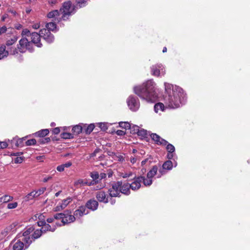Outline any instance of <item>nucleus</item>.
I'll return each instance as SVG.
<instances>
[{
    "label": "nucleus",
    "mask_w": 250,
    "mask_h": 250,
    "mask_svg": "<svg viewBox=\"0 0 250 250\" xmlns=\"http://www.w3.org/2000/svg\"><path fill=\"white\" fill-rule=\"evenodd\" d=\"M165 86L164 102L166 106L176 108L185 104L186 94L181 87L167 83H165Z\"/></svg>",
    "instance_id": "obj_1"
},
{
    "label": "nucleus",
    "mask_w": 250,
    "mask_h": 250,
    "mask_svg": "<svg viewBox=\"0 0 250 250\" xmlns=\"http://www.w3.org/2000/svg\"><path fill=\"white\" fill-rule=\"evenodd\" d=\"M134 91L141 98L147 102L154 103L158 98L155 91V83L152 80L147 81L142 85L134 87Z\"/></svg>",
    "instance_id": "obj_2"
},
{
    "label": "nucleus",
    "mask_w": 250,
    "mask_h": 250,
    "mask_svg": "<svg viewBox=\"0 0 250 250\" xmlns=\"http://www.w3.org/2000/svg\"><path fill=\"white\" fill-rule=\"evenodd\" d=\"M75 13V9H73V5H72L70 1L64 2L62 7L59 10H55L50 12L47 14L49 18H54V21L60 22L62 20L65 21L68 19V17Z\"/></svg>",
    "instance_id": "obj_3"
},
{
    "label": "nucleus",
    "mask_w": 250,
    "mask_h": 250,
    "mask_svg": "<svg viewBox=\"0 0 250 250\" xmlns=\"http://www.w3.org/2000/svg\"><path fill=\"white\" fill-rule=\"evenodd\" d=\"M122 184V181L114 182L111 184V188L108 189L111 197H120V188Z\"/></svg>",
    "instance_id": "obj_4"
},
{
    "label": "nucleus",
    "mask_w": 250,
    "mask_h": 250,
    "mask_svg": "<svg viewBox=\"0 0 250 250\" xmlns=\"http://www.w3.org/2000/svg\"><path fill=\"white\" fill-rule=\"evenodd\" d=\"M127 104L129 109L133 111H137L140 107V102L137 97L130 96L127 100Z\"/></svg>",
    "instance_id": "obj_5"
},
{
    "label": "nucleus",
    "mask_w": 250,
    "mask_h": 250,
    "mask_svg": "<svg viewBox=\"0 0 250 250\" xmlns=\"http://www.w3.org/2000/svg\"><path fill=\"white\" fill-rule=\"evenodd\" d=\"M34 229L32 227H29L22 234V236L23 238L22 239V240L25 243V249H27L28 248L29 245L32 243V240H31L30 236L28 235L33 231Z\"/></svg>",
    "instance_id": "obj_6"
},
{
    "label": "nucleus",
    "mask_w": 250,
    "mask_h": 250,
    "mask_svg": "<svg viewBox=\"0 0 250 250\" xmlns=\"http://www.w3.org/2000/svg\"><path fill=\"white\" fill-rule=\"evenodd\" d=\"M18 53V50L15 48L13 50H7L5 45L0 46V60L7 57L8 55H14Z\"/></svg>",
    "instance_id": "obj_7"
},
{
    "label": "nucleus",
    "mask_w": 250,
    "mask_h": 250,
    "mask_svg": "<svg viewBox=\"0 0 250 250\" xmlns=\"http://www.w3.org/2000/svg\"><path fill=\"white\" fill-rule=\"evenodd\" d=\"M164 66L161 64H157L151 67V74L155 76L160 75H164L165 73Z\"/></svg>",
    "instance_id": "obj_8"
},
{
    "label": "nucleus",
    "mask_w": 250,
    "mask_h": 250,
    "mask_svg": "<svg viewBox=\"0 0 250 250\" xmlns=\"http://www.w3.org/2000/svg\"><path fill=\"white\" fill-rule=\"evenodd\" d=\"M42 38L46 42L49 43H52L54 41V36L49 31L46 29L40 30Z\"/></svg>",
    "instance_id": "obj_9"
},
{
    "label": "nucleus",
    "mask_w": 250,
    "mask_h": 250,
    "mask_svg": "<svg viewBox=\"0 0 250 250\" xmlns=\"http://www.w3.org/2000/svg\"><path fill=\"white\" fill-rule=\"evenodd\" d=\"M150 136L151 139L157 145L166 146V145L167 144V141L161 138L159 135L156 133H151L150 134Z\"/></svg>",
    "instance_id": "obj_10"
},
{
    "label": "nucleus",
    "mask_w": 250,
    "mask_h": 250,
    "mask_svg": "<svg viewBox=\"0 0 250 250\" xmlns=\"http://www.w3.org/2000/svg\"><path fill=\"white\" fill-rule=\"evenodd\" d=\"M31 42L35 44L37 47H41L42 46V44L40 42V38L42 37L41 32L40 34L37 32H33L30 35Z\"/></svg>",
    "instance_id": "obj_11"
},
{
    "label": "nucleus",
    "mask_w": 250,
    "mask_h": 250,
    "mask_svg": "<svg viewBox=\"0 0 250 250\" xmlns=\"http://www.w3.org/2000/svg\"><path fill=\"white\" fill-rule=\"evenodd\" d=\"M143 178L142 176L135 177L134 178V182L129 184L130 188L133 190H137L141 187V183L142 182Z\"/></svg>",
    "instance_id": "obj_12"
},
{
    "label": "nucleus",
    "mask_w": 250,
    "mask_h": 250,
    "mask_svg": "<svg viewBox=\"0 0 250 250\" xmlns=\"http://www.w3.org/2000/svg\"><path fill=\"white\" fill-rule=\"evenodd\" d=\"M96 197L100 202L107 203L108 201V197L105 192L103 191H99L96 193Z\"/></svg>",
    "instance_id": "obj_13"
},
{
    "label": "nucleus",
    "mask_w": 250,
    "mask_h": 250,
    "mask_svg": "<svg viewBox=\"0 0 250 250\" xmlns=\"http://www.w3.org/2000/svg\"><path fill=\"white\" fill-rule=\"evenodd\" d=\"M55 224V225L51 226L49 224L46 223L44 226H42V228L41 229V230H42V233H45L47 231L53 232L56 229L57 226H61V224L58 222H56Z\"/></svg>",
    "instance_id": "obj_14"
},
{
    "label": "nucleus",
    "mask_w": 250,
    "mask_h": 250,
    "mask_svg": "<svg viewBox=\"0 0 250 250\" xmlns=\"http://www.w3.org/2000/svg\"><path fill=\"white\" fill-rule=\"evenodd\" d=\"M98 205L97 201L94 199H90L87 202L86 204V207L88 209L94 211L97 209Z\"/></svg>",
    "instance_id": "obj_15"
},
{
    "label": "nucleus",
    "mask_w": 250,
    "mask_h": 250,
    "mask_svg": "<svg viewBox=\"0 0 250 250\" xmlns=\"http://www.w3.org/2000/svg\"><path fill=\"white\" fill-rule=\"evenodd\" d=\"M29 41L26 38H22L19 41L20 46H18V49L21 53L25 52V48L27 44L29 43Z\"/></svg>",
    "instance_id": "obj_16"
},
{
    "label": "nucleus",
    "mask_w": 250,
    "mask_h": 250,
    "mask_svg": "<svg viewBox=\"0 0 250 250\" xmlns=\"http://www.w3.org/2000/svg\"><path fill=\"white\" fill-rule=\"evenodd\" d=\"M18 38L15 36H13L10 40H8L6 42V48L7 50H13L14 48L12 45L14 44L17 41Z\"/></svg>",
    "instance_id": "obj_17"
},
{
    "label": "nucleus",
    "mask_w": 250,
    "mask_h": 250,
    "mask_svg": "<svg viewBox=\"0 0 250 250\" xmlns=\"http://www.w3.org/2000/svg\"><path fill=\"white\" fill-rule=\"evenodd\" d=\"M130 188H131L129 183H126L124 184L122 183L121 186L120 193L128 195L130 193Z\"/></svg>",
    "instance_id": "obj_18"
},
{
    "label": "nucleus",
    "mask_w": 250,
    "mask_h": 250,
    "mask_svg": "<svg viewBox=\"0 0 250 250\" xmlns=\"http://www.w3.org/2000/svg\"><path fill=\"white\" fill-rule=\"evenodd\" d=\"M162 167L163 169L159 170V172L161 173V175L159 176V177H161L162 175L164 174V169H171L173 167V164L170 160H167L164 163Z\"/></svg>",
    "instance_id": "obj_19"
},
{
    "label": "nucleus",
    "mask_w": 250,
    "mask_h": 250,
    "mask_svg": "<svg viewBox=\"0 0 250 250\" xmlns=\"http://www.w3.org/2000/svg\"><path fill=\"white\" fill-rule=\"evenodd\" d=\"M13 243V250H24V243L21 240H15Z\"/></svg>",
    "instance_id": "obj_20"
},
{
    "label": "nucleus",
    "mask_w": 250,
    "mask_h": 250,
    "mask_svg": "<svg viewBox=\"0 0 250 250\" xmlns=\"http://www.w3.org/2000/svg\"><path fill=\"white\" fill-rule=\"evenodd\" d=\"M75 220V215H69L68 214H65L64 217L62 221V223L63 225L66 224L70 223L73 222Z\"/></svg>",
    "instance_id": "obj_21"
},
{
    "label": "nucleus",
    "mask_w": 250,
    "mask_h": 250,
    "mask_svg": "<svg viewBox=\"0 0 250 250\" xmlns=\"http://www.w3.org/2000/svg\"><path fill=\"white\" fill-rule=\"evenodd\" d=\"M86 207L81 206L79 208L74 211V215L76 217H81L84 214H87L88 212H85Z\"/></svg>",
    "instance_id": "obj_22"
},
{
    "label": "nucleus",
    "mask_w": 250,
    "mask_h": 250,
    "mask_svg": "<svg viewBox=\"0 0 250 250\" xmlns=\"http://www.w3.org/2000/svg\"><path fill=\"white\" fill-rule=\"evenodd\" d=\"M72 164L71 162L68 161L65 164H62L58 166L56 169L59 172H62L64 170L65 168H68L72 166Z\"/></svg>",
    "instance_id": "obj_23"
},
{
    "label": "nucleus",
    "mask_w": 250,
    "mask_h": 250,
    "mask_svg": "<svg viewBox=\"0 0 250 250\" xmlns=\"http://www.w3.org/2000/svg\"><path fill=\"white\" fill-rule=\"evenodd\" d=\"M158 171V167L156 166H154L150 169L147 174V177L148 178H152L157 173Z\"/></svg>",
    "instance_id": "obj_24"
},
{
    "label": "nucleus",
    "mask_w": 250,
    "mask_h": 250,
    "mask_svg": "<svg viewBox=\"0 0 250 250\" xmlns=\"http://www.w3.org/2000/svg\"><path fill=\"white\" fill-rule=\"evenodd\" d=\"M90 176L92 178V180L91 181V183H93L94 185L96 184L99 182V174L97 172H93L90 173Z\"/></svg>",
    "instance_id": "obj_25"
},
{
    "label": "nucleus",
    "mask_w": 250,
    "mask_h": 250,
    "mask_svg": "<svg viewBox=\"0 0 250 250\" xmlns=\"http://www.w3.org/2000/svg\"><path fill=\"white\" fill-rule=\"evenodd\" d=\"M46 29L47 30L49 31L50 32L52 31H56L57 25L54 22H50L46 24Z\"/></svg>",
    "instance_id": "obj_26"
},
{
    "label": "nucleus",
    "mask_w": 250,
    "mask_h": 250,
    "mask_svg": "<svg viewBox=\"0 0 250 250\" xmlns=\"http://www.w3.org/2000/svg\"><path fill=\"white\" fill-rule=\"evenodd\" d=\"M154 108L155 111L158 113L159 111H163L164 110L165 105L162 103H158L155 104Z\"/></svg>",
    "instance_id": "obj_27"
},
{
    "label": "nucleus",
    "mask_w": 250,
    "mask_h": 250,
    "mask_svg": "<svg viewBox=\"0 0 250 250\" xmlns=\"http://www.w3.org/2000/svg\"><path fill=\"white\" fill-rule=\"evenodd\" d=\"M82 130H83V127L82 126H81L80 125H76L74 126L72 129V130L73 132L72 134H73V135H77L80 134L81 132H82Z\"/></svg>",
    "instance_id": "obj_28"
},
{
    "label": "nucleus",
    "mask_w": 250,
    "mask_h": 250,
    "mask_svg": "<svg viewBox=\"0 0 250 250\" xmlns=\"http://www.w3.org/2000/svg\"><path fill=\"white\" fill-rule=\"evenodd\" d=\"M86 5V1L84 0L78 1L75 5H73V9L75 11L79 8L83 7Z\"/></svg>",
    "instance_id": "obj_29"
},
{
    "label": "nucleus",
    "mask_w": 250,
    "mask_h": 250,
    "mask_svg": "<svg viewBox=\"0 0 250 250\" xmlns=\"http://www.w3.org/2000/svg\"><path fill=\"white\" fill-rule=\"evenodd\" d=\"M42 234V230L40 229H36L32 235L31 239L34 240L39 238Z\"/></svg>",
    "instance_id": "obj_30"
},
{
    "label": "nucleus",
    "mask_w": 250,
    "mask_h": 250,
    "mask_svg": "<svg viewBox=\"0 0 250 250\" xmlns=\"http://www.w3.org/2000/svg\"><path fill=\"white\" fill-rule=\"evenodd\" d=\"M49 132L48 129H42L36 133V135L40 137H43L46 136Z\"/></svg>",
    "instance_id": "obj_31"
},
{
    "label": "nucleus",
    "mask_w": 250,
    "mask_h": 250,
    "mask_svg": "<svg viewBox=\"0 0 250 250\" xmlns=\"http://www.w3.org/2000/svg\"><path fill=\"white\" fill-rule=\"evenodd\" d=\"M36 197V196L35 194V191H33L24 197V201L27 202L29 200H32Z\"/></svg>",
    "instance_id": "obj_32"
},
{
    "label": "nucleus",
    "mask_w": 250,
    "mask_h": 250,
    "mask_svg": "<svg viewBox=\"0 0 250 250\" xmlns=\"http://www.w3.org/2000/svg\"><path fill=\"white\" fill-rule=\"evenodd\" d=\"M13 199V197L12 196L8 195H5L0 198V202H3V203H7L8 202L11 200H12Z\"/></svg>",
    "instance_id": "obj_33"
},
{
    "label": "nucleus",
    "mask_w": 250,
    "mask_h": 250,
    "mask_svg": "<svg viewBox=\"0 0 250 250\" xmlns=\"http://www.w3.org/2000/svg\"><path fill=\"white\" fill-rule=\"evenodd\" d=\"M143 178L142 182L145 186H149L152 183V178H145V177L142 176Z\"/></svg>",
    "instance_id": "obj_34"
},
{
    "label": "nucleus",
    "mask_w": 250,
    "mask_h": 250,
    "mask_svg": "<svg viewBox=\"0 0 250 250\" xmlns=\"http://www.w3.org/2000/svg\"><path fill=\"white\" fill-rule=\"evenodd\" d=\"M62 138L65 139H72L74 138L73 134L67 132H63L61 134Z\"/></svg>",
    "instance_id": "obj_35"
},
{
    "label": "nucleus",
    "mask_w": 250,
    "mask_h": 250,
    "mask_svg": "<svg viewBox=\"0 0 250 250\" xmlns=\"http://www.w3.org/2000/svg\"><path fill=\"white\" fill-rule=\"evenodd\" d=\"M72 201V198L68 197L66 199H64L62 201V203L61 206L63 208H64L71 202Z\"/></svg>",
    "instance_id": "obj_36"
},
{
    "label": "nucleus",
    "mask_w": 250,
    "mask_h": 250,
    "mask_svg": "<svg viewBox=\"0 0 250 250\" xmlns=\"http://www.w3.org/2000/svg\"><path fill=\"white\" fill-rule=\"evenodd\" d=\"M129 129L130 130V133L132 134H137L140 129L139 127L136 125H133L132 126L130 125V128Z\"/></svg>",
    "instance_id": "obj_37"
},
{
    "label": "nucleus",
    "mask_w": 250,
    "mask_h": 250,
    "mask_svg": "<svg viewBox=\"0 0 250 250\" xmlns=\"http://www.w3.org/2000/svg\"><path fill=\"white\" fill-rule=\"evenodd\" d=\"M95 125L93 124L88 125L85 129V132L87 134H89L94 129Z\"/></svg>",
    "instance_id": "obj_38"
},
{
    "label": "nucleus",
    "mask_w": 250,
    "mask_h": 250,
    "mask_svg": "<svg viewBox=\"0 0 250 250\" xmlns=\"http://www.w3.org/2000/svg\"><path fill=\"white\" fill-rule=\"evenodd\" d=\"M137 135L142 137V138H146L147 135V133L146 130L144 129H140L139 132L137 133Z\"/></svg>",
    "instance_id": "obj_39"
},
{
    "label": "nucleus",
    "mask_w": 250,
    "mask_h": 250,
    "mask_svg": "<svg viewBox=\"0 0 250 250\" xmlns=\"http://www.w3.org/2000/svg\"><path fill=\"white\" fill-rule=\"evenodd\" d=\"M119 126L126 129L130 128V124L128 122H121L119 123Z\"/></svg>",
    "instance_id": "obj_40"
},
{
    "label": "nucleus",
    "mask_w": 250,
    "mask_h": 250,
    "mask_svg": "<svg viewBox=\"0 0 250 250\" xmlns=\"http://www.w3.org/2000/svg\"><path fill=\"white\" fill-rule=\"evenodd\" d=\"M166 145V149L168 152H174L175 151V147L172 144L167 143Z\"/></svg>",
    "instance_id": "obj_41"
},
{
    "label": "nucleus",
    "mask_w": 250,
    "mask_h": 250,
    "mask_svg": "<svg viewBox=\"0 0 250 250\" xmlns=\"http://www.w3.org/2000/svg\"><path fill=\"white\" fill-rule=\"evenodd\" d=\"M46 188H42L38 189L37 191H35V194L36 195V197L39 196L44 193V192L46 190Z\"/></svg>",
    "instance_id": "obj_42"
},
{
    "label": "nucleus",
    "mask_w": 250,
    "mask_h": 250,
    "mask_svg": "<svg viewBox=\"0 0 250 250\" xmlns=\"http://www.w3.org/2000/svg\"><path fill=\"white\" fill-rule=\"evenodd\" d=\"M65 214L62 213H57L56 214L54 215V219H62V220L63 218L64 217Z\"/></svg>",
    "instance_id": "obj_43"
},
{
    "label": "nucleus",
    "mask_w": 250,
    "mask_h": 250,
    "mask_svg": "<svg viewBox=\"0 0 250 250\" xmlns=\"http://www.w3.org/2000/svg\"><path fill=\"white\" fill-rule=\"evenodd\" d=\"M18 206V203L15 202L13 203H8L7 205V208L8 209H14L17 208Z\"/></svg>",
    "instance_id": "obj_44"
},
{
    "label": "nucleus",
    "mask_w": 250,
    "mask_h": 250,
    "mask_svg": "<svg viewBox=\"0 0 250 250\" xmlns=\"http://www.w3.org/2000/svg\"><path fill=\"white\" fill-rule=\"evenodd\" d=\"M25 143L27 146L34 145L36 143V140L34 139H30L27 140Z\"/></svg>",
    "instance_id": "obj_45"
},
{
    "label": "nucleus",
    "mask_w": 250,
    "mask_h": 250,
    "mask_svg": "<svg viewBox=\"0 0 250 250\" xmlns=\"http://www.w3.org/2000/svg\"><path fill=\"white\" fill-rule=\"evenodd\" d=\"M32 43H32L30 42H29V43H28L27 46H26V47L25 48V49L28 50L30 52H33V46H32Z\"/></svg>",
    "instance_id": "obj_46"
},
{
    "label": "nucleus",
    "mask_w": 250,
    "mask_h": 250,
    "mask_svg": "<svg viewBox=\"0 0 250 250\" xmlns=\"http://www.w3.org/2000/svg\"><path fill=\"white\" fill-rule=\"evenodd\" d=\"M24 140V138L19 139L16 143V146H21L23 145V140Z\"/></svg>",
    "instance_id": "obj_47"
},
{
    "label": "nucleus",
    "mask_w": 250,
    "mask_h": 250,
    "mask_svg": "<svg viewBox=\"0 0 250 250\" xmlns=\"http://www.w3.org/2000/svg\"><path fill=\"white\" fill-rule=\"evenodd\" d=\"M99 127L101 128V129L103 131H105L107 129V126L106 124L100 123L99 124Z\"/></svg>",
    "instance_id": "obj_48"
},
{
    "label": "nucleus",
    "mask_w": 250,
    "mask_h": 250,
    "mask_svg": "<svg viewBox=\"0 0 250 250\" xmlns=\"http://www.w3.org/2000/svg\"><path fill=\"white\" fill-rule=\"evenodd\" d=\"M21 34L22 35H25L27 37L30 36L31 33H30V31L27 29H24L22 31Z\"/></svg>",
    "instance_id": "obj_49"
},
{
    "label": "nucleus",
    "mask_w": 250,
    "mask_h": 250,
    "mask_svg": "<svg viewBox=\"0 0 250 250\" xmlns=\"http://www.w3.org/2000/svg\"><path fill=\"white\" fill-rule=\"evenodd\" d=\"M101 150L100 148H96L94 152L91 154L90 157H94L96 156L97 154L99 153L100 151H101Z\"/></svg>",
    "instance_id": "obj_50"
},
{
    "label": "nucleus",
    "mask_w": 250,
    "mask_h": 250,
    "mask_svg": "<svg viewBox=\"0 0 250 250\" xmlns=\"http://www.w3.org/2000/svg\"><path fill=\"white\" fill-rule=\"evenodd\" d=\"M23 161V158L21 157H18L14 160V162L16 164L21 163Z\"/></svg>",
    "instance_id": "obj_51"
},
{
    "label": "nucleus",
    "mask_w": 250,
    "mask_h": 250,
    "mask_svg": "<svg viewBox=\"0 0 250 250\" xmlns=\"http://www.w3.org/2000/svg\"><path fill=\"white\" fill-rule=\"evenodd\" d=\"M50 141V139L49 137L42 138L40 140L41 144H45Z\"/></svg>",
    "instance_id": "obj_52"
},
{
    "label": "nucleus",
    "mask_w": 250,
    "mask_h": 250,
    "mask_svg": "<svg viewBox=\"0 0 250 250\" xmlns=\"http://www.w3.org/2000/svg\"><path fill=\"white\" fill-rule=\"evenodd\" d=\"M8 145L5 142H0V149H3L7 147Z\"/></svg>",
    "instance_id": "obj_53"
},
{
    "label": "nucleus",
    "mask_w": 250,
    "mask_h": 250,
    "mask_svg": "<svg viewBox=\"0 0 250 250\" xmlns=\"http://www.w3.org/2000/svg\"><path fill=\"white\" fill-rule=\"evenodd\" d=\"M84 185L90 186H91V185H94V183H91V181L89 182L86 179H84L83 186H84Z\"/></svg>",
    "instance_id": "obj_54"
},
{
    "label": "nucleus",
    "mask_w": 250,
    "mask_h": 250,
    "mask_svg": "<svg viewBox=\"0 0 250 250\" xmlns=\"http://www.w3.org/2000/svg\"><path fill=\"white\" fill-rule=\"evenodd\" d=\"M7 31V28L5 26H3L0 28V35L5 33Z\"/></svg>",
    "instance_id": "obj_55"
},
{
    "label": "nucleus",
    "mask_w": 250,
    "mask_h": 250,
    "mask_svg": "<svg viewBox=\"0 0 250 250\" xmlns=\"http://www.w3.org/2000/svg\"><path fill=\"white\" fill-rule=\"evenodd\" d=\"M52 132L54 134H58L60 132V129L59 127H55L53 129Z\"/></svg>",
    "instance_id": "obj_56"
},
{
    "label": "nucleus",
    "mask_w": 250,
    "mask_h": 250,
    "mask_svg": "<svg viewBox=\"0 0 250 250\" xmlns=\"http://www.w3.org/2000/svg\"><path fill=\"white\" fill-rule=\"evenodd\" d=\"M46 224V222L44 220H40V221L38 222V225L40 227L44 226Z\"/></svg>",
    "instance_id": "obj_57"
},
{
    "label": "nucleus",
    "mask_w": 250,
    "mask_h": 250,
    "mask_svg": "<svg viewBox=\"0 0 250 250\" xmlns=\"http://www.w3.org/2000/svg\"><path fill=\"white\" fill-rule=\"evenodd\" d=\"M116 134L119 136H123L125 134V132L122 130H118L116 132Z\"/></svg>",
    "instance_id": "obj_58"
},
{
    "label": "nucleus",
    "mask_w": 250,
    "mask_h": 250,
    "mask_svg": "<svg viewBox=\"0 0 250 250\" xmlns=\"http://www.w3.org/2000/svg\"><path fill=\"white\" fill-rule=\"evenodd\" d=\"M84 180L83 179H79L77 182H75V184L76 185H81L83 186Z\"/></svg>",
    "instance_id": "obj_59"
},
{
    "label": "nucleus",
    "mask_w": 250,
    "mask_h": 250,
    "mask_svg": "<svg viewBox=\"0 0 250 250\" xmlns=\"http://www.w3.org/2000/svg\"><path fill=\"white\" fill-rule=\"evenodd\" d=\"M63 208H62V207L60 205H58L55 208V211H59L63 209Z\"/></svg>",
    "instance_id": "obj_60"
},
{
    "label": "nucleus",
    "mask_w": 250,
    "mask_h": 250,
    "mask_svg": "<svg viewBox=\"0 0 250 250\" xmlns=\"http://www.w3.org/2000/svg\"><path fill=\"white\" fill-rule=\"evenodd\" d=\"M106 177V174L105 173H101L100 175H99V180H101L103 179H104V178Z\"/></svg>",
    "instance_id": "obj_61"
},
{
    "label": "nucleus",
    "mask_w": 250,
    "mask_h": 250,
    "mask_svg": "<svg viewBox=\"0 0 250 250\" xmlns=\"http://www.w3.org/2000/svg\"><path fill=\"white\" fill-rule=\"evenodd\" d=\"M173 152H168V154L167 155V158L169 160L172 159V158L173 157Z\"/></svg>",
    "instance_id": "obj_62"
},
{
    "label": "nucleus",
    "mask_w": 250,
    "mask_h": 250,
    "mask_svg": "<svg viewBox=\"0 0 250 250\" xmlns=\"http://www.w3.org/2000/svg\"><path fill=\"white\" fill-rule=\"evenodd\" d=\"M54 218L53 217H50L47 219L46 221L48 223H51L54 222Z\"/></svg>",
    "instance_id": "obj_63"
},
{
    "label": "nucleus",
    "mask_w": 250,
    "mask_h": 250,
    "mask_svg": "<svg viewBox=\"0 0 250 250\" xmlns=\"http://www.w3.org/2000/svg\"><path fill=\"white\" fill-rule=\"evenodd\" d=\"M32 27L35 29H37L40 28V25L39 23H35L32 25Z\"/></svg>",
    "instance_id": "obj_64"
}]
</instances>
